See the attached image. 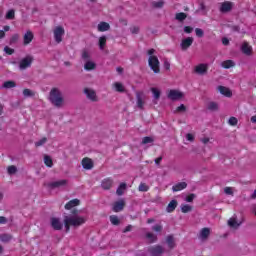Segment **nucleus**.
I'll list each match as a JSON object with an SVG mask.
<instances>
[{"label": "nucleus", "instance_id": "f257e3e1", "mask_svg": "<svg viewBox=\"0 0 256 256\" xmlns=\"http://www.w3.org/2000/svg\"><path fill=\"white\" fill-rule=\"evenodd\" d=\"M50 103L56 107V109H61L65 103V99L63 98V93L59 88H52L49 92L48 97Z\"/></svg>", "mask_w": 256, "mask_h": 256}, {"label": "nucleus", "instance_id": "f03ea898", "mask_svg": "<svg viewBox=\"0 0 256 256\" xmlns=\"http://www.w3.org/2000/svg\"><path fill=\"white\" fill-rule=\"evenodd\" d=\"M155 52L156 50L154 48H151L147 51V55H149L148 65L154 73H161V69L159 68V65H160L159 58L153 55Z\"/></svg>", "mask_w": 256, "mask_h": 256}, {"label": "nucleus", "instance_id": "7ed1b4c3", "mask_svg": "<svg viewBox=\"0 0 256 256\" xmlns=\"http://www.w3.org/2000/svg\"><path fill=\"white\" fill-rule=\"evenodd\" d=\"M167 97L170 101H181L185 97V94L179 90L172 89L167 94Z\"/></svg>", "mask_w": 256, "mask_h": 256}, {"label": "nucleus", "instance_id": "20e7f679", "mask_svg": "<svg viewBox=\"0 0 256 256\" xmlns=\"http://www.w3.org/2000/svg\"><path fill=\"white\" fill-rule=\"evenodd\" d=\"M35 60V58H33V56L31 55H27L26 57H24L20 63H19V69L21 71H25V69L31 67V64L33 63V61Z\"/></svg>", "mask_w": 256, "mask_h": 256}, {"label": "nucleus", "instance_id": "39448f33", "mask_svg": "<svg viewBox=\"0 0 256 256\" xmlns=\"http://www.w3.org/2000/svg\"><path fill=\"white\" fill-rule=\"evenodd\" d=\"M148 253H150L151 256H162L163 253H165V248L161 245H155L148 248Z\"/></svg>", "mask_w": 256, "mask_h": 256}, {"label": "nucleus", "instance_id": "423d86ee", "mask_svg": "<svg viewBox=\"0 0 256 256\" xmlns=\"http://www.w3.org/2000/svg\"><path fill=\"white\" fill-rule=\"evenodd\" d=\"M68 221L72 227H81L85 223V219L81 216H68Z\"/></svg>", "mask_w": 256, "mask_h": 256}, {"label": "nucleus", "instance_id": "0eeeda50", "mask_svg": "<svg viewBox=\"0 0 256 256\" xmlns=\"http://www.w3.org/2000/svg\"><path fill=\"white\" fill-rule=\"evenodd\" d=\"M64 35H65V29L62 26H57L54 29V39L56 43H61V41H63Z\"/></svg>", "mask_w": 256, "mask_h": 256}, {"label": "nucleus", "instance_id": "6e6552de", "mask_svg": "<svg viewBox=\"0 0 256 256\" xmlns=\"http://www.w3.org/2000/svg\"><path fill=\"white\" fill-rule=\"evenodd\" d=\"M84 93L86 94L87 99H89L93 103L99 101V99L97 98V92H95V90L85 88Z\"/></svg>", "mask_w": 256, "mask_h": 256}, {"label": "nucleus", "instance_id": "1a4fd4ad", "mask_svg": "<svg viewBox=\"0 0 256 256\" xmlns=\"http://www.w3.org/2000/svg\"><path fill=\"white\" fill-rule=\"evenodd\" d=\"M51 227L54 229V231H61L63 229V223L59 218L52 217L50 219Z\"/></svg>", "mask_w": 256, "mask_h": 256}, {"label": "nucleus", "instance_id": "9d476101", "mask_svg": "<svg viewBox=\"0 0 256 256\" xmlns=\"http://www.w3.org/2000/svg\"><path fill=\"white\" fill-rule=\"evenodd\" d=\"M136 103L138 109H143L145 105V93L144 92H136Z\"/></svg>", "mask_w": 256, "mask_h": 256}, {"label": "nucleus", "instance_id": "9b49d317", "mask_svg": "<svg viewBox=\"0 0 256 256\" xmlns=\"http://www.w3.org/2000/svg\"><path fill=\"white\" fill-rule=\"evenodd\" d=\"M68 181L65 179L58 180L55 182L48 183L49 189H59L60 187H65L67 185Z\"/></svg>", "mask_w": 256, "mask_h": 256}, {"label": "nucleus", "instance_id": "f8f14e48", "mask_svg": "<svg viewBox=\"0 0 256 256\" xmlns=\"http://www.w3.org/2000/svg\"><path fill=\"white\" fill-rule=\"evenodd\" d=\"M193 37H187L185 39L182 40V42L180 43V47L182 49V51H187L189 47H191V45H193Z\"/></svg>", "mask_w": 256, "mask_h": 256}, {"label": "nucleus", "instance_id": "ddd939ff", "mask_svg": "<svg viewBox=\"0 0 256 256\" xmlns=\"http://www.w3.org/2000/svg\"><path fill=\"white\" fill-rule=\"evenodd\" d=\"M209 69L208 64H199L195 67L194 71L197 75H207V71Z\"/></svg>", "mask_w": 256, "mask_h": 256}, {"label": "nucleus", "instance_id": "4468645a", "mask_svg": "<svg viewBox=\"0 0 256 256\" xmlns=\"http://www.w3.org/2000/svg\"><path fill=\"white\" fill-rule=\"evenodd\" d=\"M233 11V2L225 1L220 6L221 13H229Z\"/></svg>", "mask_w": 256, "mask_h": 256}, {"label": "nucleus", "instance_id": "2eb2a0df", "mask_svg": "<svg viewBox=\"0 0 256 256\" xmlns=\"http://www.w3.org/2000/svg\"><path fill=\"white\" fill-rule=\"evenodd\" d=\"M123 209H125V200L123 199L116 201L112 207L114 213H119L123 211Z\"/></svg>", "mask_w": 256, "mask_h": 256}, {"label": "nucleus", "instance_id": "dca6fc26", "mask_svg": "<svg viewBox=\"0 0 256 256\" xmlns=\"http://www.w3.org/2000/svg\"><path fill=\"white\" fill-rule=\"evenodd\" d=\"M82 167H83V169H86V171L93 169V167H94L93 160L91 158H87V157L84 158L82 160Z\"/></svg>", "mask_w": 256, "mask_h": 256}, {"label": "nucleus", "instance_id": "f3484780", "mask_svg": "<svg viewBox=\"0 0 256 256\" xmlns=\"http://www.w3.org/2000/svg\"><path fill=\"white\" fill-rule=\"evenodd\" d=\"M209 235H211V228H202L200 231L199 239L202 241H207L209 239Z\"/></svg>", "mask_w": 256, "mask_h": 256}, {"label": "nucleus", "instance_id": "a211bd4d", "mask_svg": "<svg viewBox=\"0 0 256 256\" xmlns=\"http://www.w3.org/2000/svg\"><path fill=\"white\" fill-rule=\"evenodd\" d=\"M101 187L104 191H109L113 187V180L111 178H106L102 180Z\"/></svg>", "mask_w": 256, "mask_h": 256}, {"label": "nucleus", "instance_id": "6ab92c4d", "mask_svg": "<svg viewBox=\"0 0 256 256\" xmlns=\"http://www.w3.org/2000/svg\"><path fill=\"white\" fill-rule=\"evenodd\" d=\"M80 203H81V200L75 198L73 200H70L68 203H66V205L64 207L67 211H69V210L73 209V207H77L78 205H80Z\"/></svg>", "mask_w": 256, "mask_h": 256}, {"label": "nucleus", "instance_id": "aec40b11", "mask_svg": "<svg viewBox=\"0 0 256 256\" xmlns=\"http://www.w3.org/2000/svg\"><path fill=\"white\" fill-rule=\"evenodd\" d=\"M218 91L221 93V95H224V97H232L233 92H231V89L225 87V86H218Z\"/></svg>", "mask_w": 256, "mask_h": 256}, {"label": "nucleus", "instance_id": "412c9836", "mask_svg": "<svg viewBox=\"0 0 256 256\" xmlns=\"http://www.w3.org/2000/svg\"><path fill=\"white\" fill-rule=\"evenodd\" d=\"M177 205H179V202H177V200L174 199V200L170 201L166 207V212L173 213V211H175V209H177Z\"/></svg>", "mask_w": 256, "mask_h": 256}, {"label": "nucleus", "instance_id": "4be33fe9", "mask_svg": "<svg viewBox=\"0 0 256 256\" xmlns=\"http://www.w3.org/2000/svg\"><path fill=\"white\" fill-rule=\"evenodd\" d=\"M34 35L33 32H31V30H28L25 34H24V45H29V43H31V41H33L34 39Z\"/></svg>", "mask_w": 256, "mask_h": 256}, {"label": "nucleus", "instance_id": "5701e85b", "mask_svg": "<svg viewBox=\"0 0 256 256\" xmlns=\"http://www.w3.org/2000/svg\"><path fill=\"white\" fill-rule=\"evenodd\" d=\"M241 51H242V53H244V55L249 56L253 52V48L251 46H249L248 42H244L242 44Z\"/></svg>", "mask_w": 256, "mask_h": 256}, {"label": "nucleus", "instance_id": "b1692460", "mask_svg": "<svg viewBox=\"0 0 256 256\" xmlns=\"http://www.w3.org/2000/svg\"><path fill=\"white\" fill-rule=\"evenodd\" d=\"M183 189H187V182H180L172 187V191L174 193L177 191H183Z\"/></svg>", "mask_w": 256, "mask_h": 256}, {"label": "nucleus", "instance_id": "393cba45", "mask_svg": "<svg viewBox=\"0 0 256 256\" xmlns=\"http://www.w3.org/2000/svg\"><path fill=\"white\" fill-rule=\"evenodd\" d=\"M125 191H127V183L122 182L116 190V195H118V197H121V195H123Z\"/></svg>", "mask_w": 256, "mask_h": 256}, {"label": "nucleus", "instance_id": "a878e982", "mask_svg": "<svg viewBox=\"0 0 256 256\" xmlns=\"http://www.w3.org/2000/svg\"><path fill=\"white\" fill-rule=\"evenodd\" d=\"M151 92L153 93V98L155 99L154 103L157 105V101L161 99V90L157 88H151Z\"/></svg>", "mask_w": 256, "mask_h": 256}, {"label": "nucleus", "instance_id": "bb28decb", "mask_svg": "<svg viewBox=\"0 0 256 256\" xmlns=\"http://www.w3.org/2000/svg\"><path fill=\"white\" fill-rule=\"evenodd\" d=\"M109 29H111V25H109L107 22H100L98 24V31L100 32L109 31Z\"/></svg>", "mask_w": 256, "mask_h": 256}, {"label": "nucleus", "instance_id": "cd10ccee", "mask_svg": "<svg viewBox=\"0 0 256 256\" xmlns=\"http://www.w3.org/2000/svg\"><path fill=\"white\" fill-rule=\"evenodd\" d=\"M97 68V64H95V62L93 61H86L85 65H84V69L85 71H93L94 69Z\"/></svg>", "mask_w": 256, "mask_h": 256}, {"label": "nucleus", "instance_id": "c85d7f7f", "mask_svg": "<svg viewBox=\"0 0 256 256\" xmlns=\"http://www.w3.org/2000/svg\"><path fill=\"white\" fill-rule=\"evenodd\" d=\"M166 243L169 247V249H175V238L173 237V235H168L166 238Z\"/></svg>", "mask_w": 256, "mask_h": 256}, {"label": "nucleus", "instance_id": "c756f323", "mask_svg": "<svg viewBox=\"0 0 256 256\" xmlns=\"http://www.w3.org/2000/svg\"><path fill=\"white\" fill-rule=\"evenodd\" d=\"M175 19H176V21L183 23V21H185V19H187V13H185V12L176 13Z\"/></svg>", "mask_w": 256, "mask_h": 256}, {"label": "nucleus", "instance_id": "7c9ffc66", "mask_svg": "<svg viewBox=\"0 0 256 256\" xmlns=\"http://www.w3.org/2000/svg\"><path fill=\"white\" fill-rule=\"evenodd\" d=\"M146 239H149V243H157V235L151 233V232H147L146 233Z\"/></svg>", "mask_w": 256, "mask_h": 256}, {"label": "nucleus", "instance_id": "2f4dec72", "mask_svg": "<svg viewBox=\"0 0 256 256\" xmlns=\"http://www.w3.org/2000/svg\"><path fill=\"white\" fill-rule=\"evenodd\" d=\"M165 6V1L164 0H159L158 2H152V7L153 9H163Z\"/></svg>", "mask_w": 256, "mask_h": 256}, {"label": "nucleus", "instance_id": "473e14b6", "mask_svg": "<svg viewBox=\"0 0 256 256\" xmlns=\"http://www.w3.org/2000/svg\"><path fill=\"white\" fill-rule=\"evenodd\" d=\"M107 45V37L106 36H102L99 38V49L101 51H103V49H105V46Z\"/></svg>", "mask_w": 256, "mask_h": 256}, {"label": "nucleus", "instance_id": "72a5a7b5", "mask_svg": "<svg viewBox=\"0 0 256 256\" xmlns=\"http://www.w3.org/2000/svg\"><path fill=\"white\" fill-rule=\"evenodd\" d=\"M222 67L224 69H231V67H235V62L233 60H226L222 63Z\"/></svg>", "mask_w": 256, "mask_h": 256}, {"label": "nucleus", "instance_id": "f704fd0d", "mask_svg": "<svg viewBox=\"0 0 256 256\" xmlns=\"http://www.w3.org/2000/svg\"><path fill=\"white\" fill-rule=\"evenodd\" d=\"M110 222L112 225L118 226L121 225V220L117 215H111L110 216Z\"/></svg>", "mask_w": 256, "mask_h": 256}, {"label": "nucleus", "instance_id": "c9c22d12", "mask_svg": "<svg viewBox=\"0 0 256 256\" xmlns=\"http://www.w3.org/2000/svg\"><path fill=\"white\" fill-rule=\"evenodd\" d=\"M4 89H13V87H17V83L15 81H6L2 86Z\"/></svg>", "mask_w": 256, "mask_h": 256}, {"label": "nucleus", "instance_id": "e433bc0d", "mask_svg": "<svg viewBox=\"0 0 256 256\" xmlns=\"http://www.w3.org/2000/svg\"><path fill=\"white\" fill-rule=\"evenodd\" d=\"M11 239H13V236H11L10 234H1L0 235V241H2V243H9V241H11Z\"/></svg>", "mask_w": 256, "mask_h": 256}, {"label": "nucleus", "instance_id": "4c0bfd02", "mask_svg": "<svg viewBox=\"0 0 256 256\" xmlns=\"http://www.w3.org/2000/svg\"><path fill=\"white\" fill-rule=\"evenodd\" d=\"M207 109L209 111H219V104H217L216 102H209Z\"/></svg>", "mask_w": 256, "mask_h": 256}, {"label": "nucleus", "instance_id": "58836bf2", "mask_svg": "<svg viewBox=\"0 0 256 256\" xmlns=\"http://www.w3.org/2000/svg\"><path fill=\"white\" fill-rule=\"evenodd\" d=\"M64 227L66 229V233H69V231L71 230V222L69 220V216L64 217Z\"/></svg>", "mask_w": 256, "mask_h": 256}, {"label": "nucleus", "instance_id": "ea45409f", "mask_svg": "<svg viewBox=\"0 0 256 256\" xmlns=\"http://www.w3.org/2000/svg\"><path fill=\"white\" fill-rule=\"evenodd\" d=\"M44 163L46 167H53V159L49 155L44 156Z\"/></svg>", "mask_w": 256, "mask_h": 256}, {"label": "nucleus", "instance_id": "a19ab883", "mask_svg": "<svg viewBox=\"0 0 256 256\" xmlns=\"http://www.w3.org/2000/svg\"><path fill=\"white\" fill-rule=\"evenodd\" d=\"M228 225H229V227H232L233 229H238V228H239V225H241V224H239L238 222H236L235 219L230 218V219L228 220Z\"/></svg>", "mask_w": 256, "mask_h": 256}, {"label": "nucleus", "instance_id": "79ce46f5", "mask_svg": "<svg viewBox=\"0 0 256 256\" xmlns=\"http://www.w3.org/2000/svg\"><path fill=\"white\" fill-rule=\"evenodd\" d=\"M114 87L118 93H125V86H123L120 82H116Z\"/></svg>", "mask_w": 256, "mask_h": 256}, {"label": "nucleus", "instance_id": "37998d69", "mask_svg": "<svg viewBox=\"0 0 256 256\" xmlns=\"http://www.w3.org/2000/svg\"><path fill=\"white\" fill-rule=\"evenodd\" d=\"M155 141V139H153V137L151 136H145L143 139H142V142L141 144L142 145H147L149 143H153Z\"/></svg>", "mask_w": 256, "mask_h": 256}, {"label": "nucleus", "instance_id": "c03bdc74", "mask_svg": "<svg viewBox=\"0 0 256 256\" xmlns=\"http://www.w3.org/2000/svg\"><path fill=\"white\" fill-rule=\"evenodd\" d=\"M18 41H19V34H14L10 38L9 45H17Z\"/></svg>", "mask_w": 256, "mask_h": 256}, {"label": "nucleus", "instance_id": "a18cd8bd", "mask_svg": "<svg viewBox=\"0 0 256 256\" xmlns=\"http://www.w3.org/2000/svg\"><path fill=\"white\" fill-rule=\"evenodd\" d=\"M181 211H182V213H190V211H193V207L189 204H184L181 207Z\"/></svg>", "mask_w": 256, "mask_h": 256}, {"label": "nucleus", "instance_id": "49530a36", "mask_svg": "<svg viewBox=\"0 0 256 256\" xmlns=\"http://www.w3.org/2000/svg\"><path fill=\"white\" fill-rule=\"evenodd\" d=\"M138 191H141L142 193H147V191H149V186L145 183H140Z\"/></svg>", "mask_w": 256, "mask_h": 256}, {"label": "nucleus", "instance_id": "de8ad7c7", "mask_svg": "<svg viewBox=\"0 0 256 256\" xmlns=\"http://www.w3.org/2000/svg\"><path fill=\"white\" fill-rule=\"evenodd\" d=\"M24 97H35V92H33L31 89H24L23 90Z\"/></svg>", "mask_w": 256, "mask_h": 256}, {"label": "nucleus", "instance_id": "09e8293b", "mask_svg": "<svg viewBox=\"0 0 256 256\" xmlns=\"http://www.w3.org/2000/svg\"><path fill=\"white\" fill-rule=\"evenodd\" d=\"M5 19L13 20L15 19V11L13 9H10L5 16Z\"/></svg>", "mask_w": 256, "mask_h": 256}, {"label": "nucleus", "instance_id": "8fccbe9b", "mask_svg": "<svg viewBox=\"0 0 256 256\" xmlns=\"http://www.w3.org/2000/svg\"><path fill=\"white\" fill-rule=\"evenodd\" d=\"M152 231H155V233H161L163 231V225L155 224L152 226Z\"/></svg>", "mask_w": 256, "mask_h": 256}, {"label": "nucleus", "instance_id": "3c124183", "mask_svg": "<svg viewBox=\"0 0 256 256\" xmlns=\"http://www.w3.org/2000/svg\"><path fill=\"white\" fill-rule=\"evenodd\" d=\"M46 143H47V137H43L39 141L35 142V147H41Z\"/></svg>", "mask_w": 256, "mask_h": 256}, {"label": "nucleus", "instance_id": "603ef678", "mask_svg": "<svg viewBox=\"0 0 256 256\" xmlns=\"http://www.w3.org/2000/svg\"><path fill=\"white\" fill-rule=\"evenodd\" d=\"M17 173V166L11 165L8 167V174L9 175H15Z\"/></svg>", "mask_w": 256, "mask_h": 256}, {"label": "nucleus", "instance_id": "864d4df0", "mask_svg": "<svg viewBox=\"0 0 256 256\" xmlns=\"http://www.w3.org/2000/svg\"><path fill=\"white\" fill-rule=\"evenodd\" d=\"M229 125H231L232 127H235V125H237V123H239V120H237L236 117H230L228 120Z\"/></svg>", "mask_w": 256, "mask_h": 256}, {"label": "nucleus", "instance_id": "5fc2aeb1", "mask_svg": "<svg viewBox=\"0 0 256 256\" xmlns=\"http://www.w3.org/2000/svg\"><path fill=\"white\" fill-rule=\"evenodd\" d=\"M195 33H196V36L199 37V39H201L205 35V32L201 28H196Z\"/></svg>", "mask_w": 256, "mask_h": 256}, {"label": "nucleus", "instance_id": "6e6d98bb", "mask_svg": "<svg viewBox=\"0 0 256 256\" xmlns=\"http://www.w3.org/2000/svg\"><path fill=\"white\" fill-rule=\"evenodd\" d=\"M205 9H207V7L205 6V3L201 2L200 7L195 11V14L197 15V14L201 13V11H205Z\"/></svg>", "mask_w": 256, "mask_h": 256}, {"label": "nucleus", "instance_id": "4d7b16f0", "mask_svg": "<svg viewBox=\"0 0 256 256\" xmlns=\"http://www.w3.org/2000/svg\"><path fill=\"white\" fill-rule=\"evenodd\" d=\"M176 111H177L178 113H185V111H187V107L185 106V104H181L180 106H178V107L176 108Z\"/></svg>", "mask_w": 256, "mask_h": 256}, {"label": "nucleus", "instance_id": "13d9d810", "mask_svg": "<svg viewBox=\"0 0 256 256\" xmlns=\"http://www.w3.org/2000/svg\"><path fill=\"white\" fill-rule=\"evenodd\" d=\"M82 59L84 61H89V59H91V55H89V52H87V50H84L82 53Z\"/></svg>", "mask_w": 256, "mask_h": 256}, {"label": "nucleus", "instance_id": "bf43d9fd", "mask_svg": "<svg viewBox=\"0 0 256 256\" xmlns=\"http://www.w3.org/2000/svg\"><path fill=\"white\" fill-rule=\"evenodd\" d=\"M4 52H5L7 55H13V53H15V49L10 48L9 46H6V47L4 48Z\"/></svg>", "mask_w": 256, "mask_h": 256}, {"label": "nucleus", "instance_id": "052dcab7", "mask_svg": "<svg viewBox=\"0 0 256 256\" xmlns=\"http://www.w3.org/2000/svg\"><path fill=\"white\" fill-rule=\"evenodd\" d=\"M195 197V194H190L189 196L186 197L185 201H187V203H193V199H195Z\"/></svg>", "mask_w": 256, "mask_h": 256}, {"label": "nucleus", "instance_id": "680f3d73", "mask_svg": "<svg viewBox=\"0 0 256 256\" xmlns=\"http://www.w3.org/2000/svg\"><path fill=\"white\" fill-rule=\"evenodd\" d=\"M224 193H226V195H233V188L231 187L224 188Z\"/></svg>", "mask_w": 256, "mask_h": 256}, {"label": "nucleus", "instance_id": "e2e57ef3", "mask_svg": "<svg viewBox=\"0 0 256 256\" xmlns=\"http://www.w3.org/2000/svg\"><path fill=\"white\" fill-rule=\"evenodd\" d=\"M130 31H131L132 35H137V34H139V27L134 26L130 29Z\"/></svg>", "mask_w": 256, "mask_h": 256}, {"label": "nucleus", "instance_id": "0e129e2a", "mask_svg": "<svg viewBox=\"0 0 256 256\" xmlns=\"http://www.w3.org/2000/svg\"><path fill=\"white\" fill-rule=\"evenodd\" d=\"M133 230V225H128L126 226L123 230L122 233H129V231Z\"/></svg>", "mask_w": 256, "mask_h": 256}, {"label": "nucleus", "instance_id": "69168bd1", "mask_svg": "<svg viewBox=\"0 0 256 256\" xmlns=\"http://www.w3.org/2000/svg\"><path fill=\"white\" fill-rule=\"evenodd\" d=\"M184 33H193V27L191 26H185L184 27Z\"/></svg>", "mask_w": 256, "mask_h": 256}, {"label": "nucleus", "instance_id": "338daca9", "mask_svg": "<svg viewBox=\"0 0 256 256\" xmlns=\"http://www.w3.org/2000/svg\"><path fill=\"white\" fill-rule=\"evenodd\" d=\"M230 29H232V31L235 33H239V31H241V28L237 25L230 26Z\"/></svg>", "mask_w": 256, "mask_h": 256}, {"label": "nucleus", "instance_id": "774afa93", "mask_svg": "<svg viewBox=\"0 0 256 256\" xmlns=\"http://www.w3.org/2000/svg\"><path fill=\"white\" fill-rule=\"evenodd\" d=\"M164 69H166V71L171 69V63H169L167 60L164 61Z\"/></svg>", "mask_w": 256, "mask_h": 256}]
</instances>
